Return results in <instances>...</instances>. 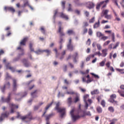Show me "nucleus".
Listing matches in <instances>:
<instances>
[{
    "instance_id": "2",
    "label": "nucleus",
    "mask_w": 124,
    "mask_h": 124,
    "mask_svg": "<svg viewBox=\"0 0 124 124\" xmlns=\"http://www.w3.org/2000/svg\"><path fill=\"white\" fill-rule=\"evenodd\" d=\"M60 105V102H57L56 104V106L54 109L57 110L58 112L61 114L60 116L61 118H62L65 113V109L64 108H59V107Z\"/></svg>"
},
{
    "instance_id": "53",
    "label": "nucleus",
    "mask_w": 124,
    "mask_h": 124,
    "mask_svg": "<svg viewBox=\"0 0 124 124\" xmlns=\"http://www.w3.org/2000/svg\"><path fill=\"white\" fill-rule=\"evenodd\" d=\"M74 58H77L78 56V53L77 52H75L73 56Z\"/></svg>"
},
{
    "instance_id": "61",
    "label": "nucleus",
    "mask_w": 124,
    "mask_h": 124,
    "mask_svg": "<svg viewBox=\"0 0 124 124\" xmlns=\"http://www.w3.org/2000/svg\"><path fill=\"white\" fill-rule=\"evenodd\" d=\"M105 64V62L104 61H102L100 63V66H104Z\"/></svg>"
},
{
    "instance_id": "60",
    "label": "nucleus",
    "mask_w": 124,
    "mask_h": 124,
    "mask_svg": "<svg viewBox=\"0 0 124 124\" xmlns=\"http://www.w3.org/2000/svg\"><path fill=\"white\" fill-rule=\"evenodd\" d=\"M84 14L87 17L89 16V12L86 11L85 12Z\"/></svg>"
},
{
    "instance_id": "59",
    "label": "nucleus",
    "mask_w": 124,
    "mask_h": 124,
    "mask_svg": "<svg viewBox=\"0 0 124 124\" xmlns=\"http://www.w3.org/2000/svg\"><path fill=\"white\" fill-rule=\"evenodd\" d=\"M79 89L83 93H84L86 91V90L85 89L82 88L81 87L79 88Z\"/></svg>"
},
{
    "instance_id": "35",
    "label": "nucleus",
    "mask_w": 124,
    "mask_h": 124,
    "mask_svg": "<svg viewBox=\"0 0 124 124\" xmlns=\"http://www.w3.org/2000/svg\"><path fill=\"white\" fill-rule=\"evenodd\" d=\"M53 103V101H52L50 103L48 104L45 108V109L47 110L50 107H51Z\"/></svg>"
},
{
    "instance_id": "36",
    "label": "nucleus",
    "mask_w": 124,
    "mask_h": 124,
    "mask_svg": "<svg viewBox=\"0 0 124 124\" xmlns=\"http://www.w3.org/2000/svg\"><path fill=\"white\" fill-rule=\"evenodd\" d=\"M84 28L83 31V34H85L87 33V29L86 27H85L84 26H83Z\"/></svg>"
},
{
    "instance_id": "46",
    "label": "nucleus",
    "mask_w": 124,
    "mask_h": 124,
    "mask_svg": "<svg viewBox=\"0 0 124 124\" xmlns=\"http://www.w3.org/2000/svg\"><path fill=\"white\" fill-rule=\"evenodd\" d=\"M108 38V37L107 36H104V35L102 36L101 37V39L102 40H103L105 41Z\"/></svg>"
},
{
    "instance_id": "14",
    "label": "nucleus",
    "mask_w": 124,
    "mask_h": 124,
    "mask_svg": "<svg viewBox=\"0 0 124 124\" xmlns=\"http://www.w3.org/2000/svg\"><path fill=\"white\" fill-rule=\"evenodd\" d=\"M6 67L7 69H9L11 70L13 72H14L15 71V69L13 67L10 66L9 63L6 64Z\"/></svg>"
},
{
    "instance_id": "40",
    "label": "nucleus",
    "mask_w": 124,
    "mask_h": 124,
    "mask_svg": "<svg viewBox=\"0 0 124 124\" xmlns=\"http://www.w3.org/2000/svg\"><path fill=\"white\" fill-rule=\"evenodd\" d=\"M117 121V120L116 119H114L111 120H110V121L111 122L110 124H114L115 122Z\"/></svg>"
},
{
    "instance_id": "31",
    "label": "nucleus",
    "mask_w": 124,
    "mask_h": 124,
    "mask_svg": "<svg viewBox=\"0 0 124 124\" xmlns=\"http://www.w3.org/2000/svg\"><path fill=\"white\" fill-rule=\"evenodd\" d=\"M118 92L121 96L124 97V91L122 92L119 90H118Z\"/></svg>"
},
{
    "instance_id": "45",
    "label": "nucleus",
    "mask_w": 124,
    "mask_h": 124,
    "mask_svg": "<svg viewBox=\"0 0 124 124\" xmlns=\"http://www.w3.org/2000/svg\"><path fill=\"white\" fill-rule=\"evenodd\" d=\"M40 30L41 31V32L43 34H45V30L44 28L43 27H41L40 28Z\"/></svg>"
},
{
    "instance_id": "8",
    "label": "nucleus",
    "mask_w": 124,
    "mask_h": 124,
    "mask_svg": "<svg viewBox=\"0 0 124 124\" xmlns=\"http://www.w3.org/2000/svg\"><path fill=\"white\" fill-rule=\"evenodd\" d=\"M12 79L13 81V91H15L17 90V80L14 78H12Z\"/></svg>"
},
{
    "instance_id": "23",
    "label": "nucleus",
    "mask_w": 124,
    "mask_h": 124,
    "mask_svg": "<svg viewBox=\"0 0 124 124\" xmlns=\"http://www.w3.org/2000/svg\"><path fill=\"white\" fill-rule=\"evenodd\" d=\"M34 52L37 54H39L41 53H43L44 52V50L39 49L37 51H34Z\"/></svg>"
},
{
    "instance_id": "51",
    "label": "nucleus",
    "mask_w": 124,
    "mask_h": 124,
    "mask_svg": "<svg viewBox=\"0 0 124 124\" xmlns=\"http://www.w3.org/2000/svg\"><path fill=\"white\" fill-rule=\"evenodd\" d=\"M88 33L89 35H92L93 33V31L91 29H89Z\"/></svg>"
},
{
    "instance_id": "58",
    "label": "nucleus",
    "mask_w": 124,
    "mask_h": 124,
    "mask_svg": "<svg viewBox=\"0 0 124 124\" xmlns=\"http://www.w3.org/2000/svg\"><path fill=\"white\" fill-rule=\"evenodd\" d=\"M94 17H93L91 19H90L89 20V22L90 23H92L94 22Z\"/></svg>"
},
{
    "instance_id": "39",
    "label": "nucleus",
    "mask_w": 124,
    "mask_h": 124,
    "mask_svg": "<svg viewBox=\"0 0 124 124\" xmlns=\"http://www.w3.org/2000/svg\"><path fill=\"white\" fill-rule=\"evenodd\" d=\"M116 70H117L120 72L121 74H122L124 73V71H123V70H124V69H116Z\"/></svg>"
},
{
    "instance_id": "38",
    "label": "nucleus",
    "mask_w": 124,
    "mask_h": 124,
    "mask_svg": "<svg viewBox=\"0 0 124 124\" xmlns=\"http://www.w3.org/2000/svg\"><path fill=\"white\" fill-rule=\"evenodd\" d=\"M44 52H45L47 53L48 56L51 53L50 51L48 49L44 50Z\"/></svg>"
},
{
    "instance_id": "1",
    "label": "nucleus",
    "mask_w": 124,
    "mask_h": 124,
    "mask_svg": "<svg viewBox=\"0 0 124 124\" xmlns=\"http://www.w3.org/2000/svg\"><path fill=\"white\" fill-rule=\"evenodd\" d=\"M17 117V118H19L23 121L26 122L30 121L33 119L31 112H29L28 114L24 116H21L19 113H18Z\"/></svg>"
},
{
    "instance_id": "55",
    "label": "nucleus",
    "mask_w": 124,
    "mask_h": 124,
    "mask_svg": "<svg viewBox=\"0 0 124 124\" xmlns=\"http://www.w3.org/2000/svg\"><path fill=\"white\" fill-rule=\"evenodd\" d=\"M4 85H5V87L9 88L10 86V84L9 82H8Z\"/></svg>"
},
{
    "instance_id": "32",
    "label": "nucleus",
    "mask_w": 124,
    "mask_h": 124,
    "mask_svg": "<svg viewBox=\"0 0 124 124\" xmlns=\"http://www.w3.org/2000/svg\"><path fill=\"white\" fill-rule=\"evenodd\" d=\"M72 102V98L71 97L68 98V103L69 106H70Z\"/></svg>"
},
{
    "instance_id": "17",
    "label": "nucleus",
    "mask_w": 124,
    "mask_h": 124,
    "mask_svg": "<svg viewBox=\"0 0 124 124\" xmlns=\"http://www.w3.org/2000/svg\"><path fill=\"white\" fill-rule=\"evenodd\" d=\"M100 25V21L99 20H98L97 22L95 23L93 25V27L94 28H97L99 27Z\"/></svg>"
},
{
    "instance_id": "26",
    "label": "nucleus",
    "mask_w": 124,
    "mask_h": 124,
    "mask_svg": "<svg viewBox=\"0 0 124 124\" xmlns=\"http://www.w3.org/2000/svg\"><path fill=\"white\" fill-rule=\"evenodd\" d=\"M33 44L31 43H30L29 44V47L31 51H33L34 52V48L32 47Z\"/></svg>"
},
{
    "instance_id": "63",
    "label": "nucleus",
    "mask_w": 124,
    "mask_h": 124,
    "mask_svg": "<svg viewBox=\"0 0 124 124\" xmlns=\"http://www.w3.org/2000/svg\"><path fill=\"white\" fill-rule=\"evenodd\" d=\"M85 102V107L86 109H87L88 107V104L86 102Z\"/></svg>"
},
{
    "instance_id": "54",
    "label": "nucleus",
    "mask_w": 124,
    "mask_h": 124,
    "mask_svg": "<svg viewBox=\"0 0 124 124\" xmlns=\"http://www.w3.org/2000/svg\"><path fill=\"white\" fill-rule=\"evenodd\" d=\"M79 100V97H76L75 98V100L74 101V102L76 103Z\"/></svg>"
},
{
    "instance_id": "20",
    "label": "nucleus",
    "mask_w": 124,
    "mask_h": 124,
    "mask_svg": "<svg viewBox=\"0 0 124 124\" xmlns=\"http://www.w3.org/2000/svg\"><path fill=\"white\" fill-rule=\"evenodd\" d=\"M67 47L68 49L70 51H72L73 49V47L72 44L67 45Z\"/></svg>"
},
{
    "instance_id": "24",
    "label": "nucleus",
    "mask_w": 124,
    "mask_h": 124,
    "mask_svg": "<svg viewBox=\"0 0 124 124\" xmlns=\"http://www.w3.org/2000/svg\"><path fill=\"white\" fill-rule=\"evenodd\" d=\"M99 93V92L98 90L97 89L92 91L91 92V94L92 95L97 94H98Z\"/></svg>"
},
{
    "instance_id": "44",
    "label": "nucleus",
    "mask_w": 124,
    "mask_h": 124,
    "mask_svg": "<svg viewBox=\"0 0 124 124\" xmlns=\"http://www.w3.org/2000/svg\"><path fill=\"white\" fill-rule=\"evenodd\" d=\"M8 10L13 13L15 12V9L12 7H9Z\"/></svg>"
},
{
    "instance_id": "57",
    "label": "nucleus",
    "mask_w": 124,
    "mask_h": 124,
    "mask_svg": "<svg viewBox=\"0 0 124 124\" xmlns=\"http://www.w3.org/2000/svg\"><path fill=\"white\" fill-rule=\"evenodd\" d=\"M6 78L7 79L8 78H11V76L9 75V74L8 73H6Z\"/></svg>"
},
{
    "instance_id": "34",
    "label": "nucleus",
    "mask_w": 124,
    "mask_h": 124,
    "mask_svg": "<svg viewBox=\"0 0 124 124\" xmlns=\"http://www.w3.org/2000/svg\"><path fill=\"white\" fill-rule=\"evenodd\" d=\"M89 97V95L88 94H86L83 97L84 100L85 102H86L87 99Z\"/></svg>"
},
{
    "instance_id": "16",
    "label": "nucleus",
    "mask_w": 124,
    "mask_h": 124,
    "mask_svg": "<svg viewBox=\"0 0 124 124\" xmlns=\"http://www.w3.org/2000/svg\"><path fill=\"white\" fill-rule=\"evenodd\" d=\"M60 16L62 18H64L66 20L68 19V16L63 13V12L60 13Z\"/></svg>"
},
{
    "instance_id": "28",
    "label": "nucleus",
    "mask_w": 124,
    "mask_h": 124,
    "mask_svg": "<svg viewBox=\"0 0 124 124\" xmlns=\"http://www.w3.org/2000/svg\"><path fill=\"white\" fill-rule=\"evenodd\" d=\"M79 0H74V2L77 6H81L82 5V4L79 3L78 1Z\"/></svg>"
},
{
    "instance_id": "3",
    "label": "nucleus",
    "mask_w": 124,
    "mask_h": 124,
    "mask_svg": "<svg viewBox=\"0 0 124 124\" xmlns=\"http://www.w3.org/2000/svg\"><path fill=\"white\" fill-rule=\"evenodd\" d=\"M28 39V37H25L24 38L20 43V46L17 47V50H20L22 52V53L21 54H19V56L23 55L24 54L23 52L24 50L23 48L22 47V45L25 46V45Z\"/></svg>"
},
{
    "instance_id": "21",
    "label": "nucleus",
    "mask_w": 124,
    "mask_h": 124,
    "mask_svg": "<svg viewBox=\"0 0 124 124\" xmlns=\"http://www.w3.org/2000/svg\"><path fill=\"white\" fill-rule=\"evenodd\" d=\"M110 101L113 103L114 106L119 105L118 102L114 100H111Z\"/></svg>"
},
{
    "instance_id": "18",
    "label": "nucleus",
    "mask_w": 124,
    "mask_h": 124,
    "mask_svg": "<svg viewBox=\"0 0 124 124\" xmlns=\"http://www.w3.org/2000/svg\"><path fill=\"white\" fill-rule=\"evenodd\" d=\"M22 62L24 63L26 67H28L30 65L27 62L26 60L25 59H23L22 61Z\"/></svg>"
},
{
    "instance_id": "10",
    "label": "nucleus",
    "mask_w": 124,
    "mask_h": 124,
    "mask_svg": "<svg viewBox=\"0 0 124 124\" xmlns=\"http://www.w3.org/2000/svg\"><path fill=\"white\" fill-rule=\"evenodd\" d=\"M109 37L113 42H115L114 34L113 32H111V31H109Z\"/></svg>"
},
{
    "instance_id": "42",
    "label": "nucleus",
    "mask_w": 124,
    "mask_h": 124,
    "mask_svg": "<svg viewBox=\"0 0 124 124\" xmlns=\"http://www.w3.org/2000/svg\"><path fill=\"white\" fill-rule=\"evenodd\" d=\"M116 97V95L115 94H113L111 95L110 97L111 99V100H114V99H115Z\"/></svg>"
},
{
    "instance_id": "49",
    "label": "nucleus",
    "mask_w": 124,
    "mask_h": 124,
    "mask_svg": "<svg viewBox=\"0 0 124 124\" xmlns=\"http://www.w3.org/2000/svg\"><path fill=\"white\" fill-rule=\"evenodd\" d=\"M68 94H75V93L73 91L67 92L66 93Z\"/></svg>"
},
{
    "instance_id": "50",
    "label": "nucleus",
    "mask_w": 124,
    "mask_h": 124,
    "mask_svg": "<svg viewBox=\"0 0 124 124\" xmlns=\"http://www.w3.org/2000/svg\"><path fill=\"white\" fill-rule=\"evenodd\" d=\"M54 19H55L56 17V16L57 15V13H58V11L57 10H55L54 11Z\"/></svg>"
},
{
    "instance_id": "27",
    "label": "nucleus",
    "mask_w": 124,
    "mask_h": 124,
    "mask_svg": "<svg viewBox=\"0 0 124 124\" xmlns=\"http://www.w3.org/2000/svg\"><path fill=\"white\" fill-rule=\"evenodd\" d=\"M83 113L84 115L81 116L82 117H83L85 115H87L89 116H90L91 115L89 111H88L86 112H84Z\"/></svg>"
},
{
    "instance_id": "13",
    "label": "nucleus",
    "mask_w": 124,
    "mask_h": 124,
    "mask_svg": "<svg viewBox=\"0 0 124 124\" xmlns=\"http://www.w3.org/2000/svg\"><path fill=\"white\" fill-rule=\"evenodd\" d=\"M38 91V90H36L34 91V92L31 93V94L32 97L34 98L37 97V94Z\"/></svg>"
},
{
    "instance_id": "29",
    "label": "nucleus",
    "mask_w": 124,
    "mask_h": 124,
    "mask_svg": "<svg viewBox=\"0 0 124 124\" xmlns=\"http://www.w3.org/2000/svg\"><path fill=\"white\" fill-rule=\"evenodd\" d=\"M9 114V112H6V113L1 114V115L4 118L5 117H7Z\"/></svg>"
},
{
    "instance_id": "41",
    "label": "nucleus",
    "mask_w": 124,
    "mask_h": 124,
    "mask_svg": "<svg viewBox=\"0 0 124 124\" xmlns=\"http://www.w3.org/2000/svg\"><path fill=\"white\" fill-rule=\"evenodd\" d=\"M64 71L65 72L67 70V66L66 65H64L62 67Z\"/></svg>"
},
{
    "instance_id": "33",
    "label": "nucleus",
    "mask_w": 124,
    "mask_h": 124,
    "mask_svg": "<svg viewBox=\"0 0 124 124\" xmlns=\"http://www.w3.org/2000/svg\"><path fill=\"white\" fill-rule=\"evenodd\" d=\"M97 37H102V36H103L104 35L102 34L100 32H97Z\"/></svg>"
},
{
    "instance_id": "15",
    "label": "nucleus",
    "mask_w": 124,
    "mask_h": 124,
    "mask_svg": "<svg viewBox=\"0 0 124 124\" xmlns=\"http://www.w3.org/2000/svg\"><path fill=\"white\" fill-rule=\"evenodd\" d=\"M54 113H52L46 116V121H49V119L54 116Z\"/></svg>"
},
{
    "instance_id": "30",
    "label": "nucleus",
    "mask_w": 124,
    "mask_h": 124,
    "mask_svg": "<svg viewBox=\"0 0 124 124\" xmlns=\"http://www.w3.org/2000/svg\"><path fill=\"white\" fill-rule=\"evenodd\" d=\"M97 111L99 113H101L102 111L101 108L100 107H98L96 108Z\"/></svg>"
},
{
    "instance_id": "7",
    "label": "nucleus",
    "mask_w": 124,
    "mask_h": 124,
    "mask_svg": "<svg viewBox=\"0 0 124 124\" xmlns=\"http://www.w3.org/2000/svg\"><path fill=\"white\" fill-rule=\"evenodd\" d=\"M9 107L11 108V111L10 113H14V110L15 109L17 108L18 106L17 105H16L13 103H10L9 104Z\"/></svg>"
},
{
    "instance_id": "4",
    "label": "nucleus",
    "mask_w": 124,
    "mask_h": 124,
    "mask_svg": "<svg viewBox=\"0 0 124 124\" xmlns=\"http://www.w3.org/2000/svg\"><path fill=\"white\" fill-rule=\"evenodd\" d=\"M74 110L72 109L70 112V114L71 116L72 121L74 122L76 120L78 119L80 117V116L78 115H75L74 114Z\"/></svg>"
},
{
    "instance_id": "48",
    "label": "nucleus",
    "mask_w": 124,
    "mask_h": 124,
    "mask_svg": "<svg viewBox=\"0 0 124 124\" xmlns=\"http://www.w3.org/2000/svg\"><path fill=\"white\" fill-rule=\"evenodd\" d=\"M69 7L68 9V11H72V9L71 8V6L70 4H69Z\"/></svg>"
},
{
    "instance_id": "64",
    "label": "nucleus",
    "mask_w": 124,
    "mask_h": 124,
    "mask_svg": "<svg viewBox=\"0 0 124 124\" xmlns=\"http://www.w3.org/2000/svg\"><path fill=\"white\" fill-rule=\"evenodd\" d=\"M4 118V117L1 115V116H0V122L2 121Z\"/></svg>"
},
{
    "instance_id": "9",
    "label": "nucleus",
    "mask_w": 124,
    "mask_h": 124,
    "mask_svg": "<svg viewBox=\"0 0 124 124\" xmlns=\"http://www.w3.org/2000/svg\"><path fill=\"white\" fill-rule=\"evenodd\" d=\"M105 2H106V1H102L101 2L99 3L98 4L96 5V9H100V7L103 5V6L102 7V8L106 7V5L105 4H104V3Z\"/></svg>"
},
{
    "instance_id": "43",
    "label": "nucleus",
    "mask_w": 124,
    "mask_h": 124,
    "mask_svg": "<svg viewBox=\"0 0 124 124\" xmlns=\"http://www.w3.org/2000/svg\"><path fill=\"white\" fill-rule=\"evenodd\" d=\"M65 1H63L62 2V8L63 9H64L65 8Z\"/></svg>"
},
{
    "instance_id": "52",
    "label": "nucleus",
    "mask_w": 124,
    "mask_h": 124,
    "mask_svg": "<svg viewBox=\"0 0 124 124\" xmlns=\"http://www.w3.org/2000/svg\"><path fill=\"white\" fill-rule=\"evenodd\" d=\"M91 43V41L90 39H88L86 42V44L89 46Z\"/></svg>"
},
{
    "instance_id": "56",
    "label": "nucleus",
    "mask_w": 124,
    "mask_h": 124,
    "mask_svg": "<svg viewBox=\"0 0 124 124\" xmlns=\"http://www.w3.org/2000/svg\"><path fill=\"white\" fill-rule=\"evenodd\" d=\"M91 74L95 78H99V77L98 75L95 74L94 73H91Z\"/></svg>"
},
{
    "instance_id": "47",
    "label": "nucleus",
    "mask_w": 124,
    "mask_h": 124,
    "mask_svg": "<svg viewBox=\"0 0 124 124\" xmlns=\"http://www.w3.org/2000/svg\"><path fill=\"white\" fill-rule=\"evenodd\" d=\"M105 102L104 100H102L101 104L103 107H104L105 106Z\"/></svg>"
},
{
    "instance_id": "11",
    "label": "nucleus",
    "mask_w": 124,
    "mask_h": 124,
    "mask_svg": "<svg viewBox=\"0 0 124 124\" xmlns=\"http://www.w3.org/2000/svg\"><path fill=\"white\" fill-rule=\"evenodd\" d=\"M119 42H118L116 43L115 45H114L113 44H111L109 46L111 49H115L119 46Z\"/></svg>"
},
{
    "instance_id": "22",
    "label": "nucleus",
    "mask_w": 124,
    "mask_h": 124,
    "mask_svg": "<svg viewBox=\"0 0 124 124\" xmlns=\"http://www.w3.org/2000/svg\"><path fill=\"white\" fill-rule=\"evenodd\" d=\"M26 6H28L31 10H33V8L31 6L29 5V4L28 1H27L26 2L24 3L23 5V7H25Z\"/></svg>"
},
{
    "instance_id": "25",
    "label": "nucleus",
    "mask_w": 124,
    "mask_h": 124,
    "mask_svg": "<svg viewBox=\"0 0 124 124\" xmlns=\"http://www.w3.org/2000/svg\"><path fill=\"white\" fill-rule=\"evenodd\" d=\"M67 33L69 35L75 34L74 31L72 30H69L67 31Z\"/></svg>"
},
{
    "instance_id": "12",
    "label": "nucleus",
    "mask_w": 124,
    "mask_h": 124,
    "mask_svg": "<svg viewBox=\"0 0 124 124\" xmlns=\"http://www.w3.org/2000/svg\"><path fill=\"white\" fill-rule=\"evenodd\" d=\"M63 29V28H62L61 26H59L58 32L59 33L60 35L61 36H64L65 35V34L64 33L62 30Z\"/></svg>"
},
{
    "instance_id": "37",
    "label": "nucleus",
    "mask_w": 124,
    "mask_h": 124,
    "mask_svg": "<svg viewBox=\"0 0 124 124\" xmlns=\"http://www.w3.org/2000/svg\"><path fill=\"white\" fill-rule=\"evenodd\" d=\"M109 111L111 113H113L114 111V109L113 107H109Z\"/></svg>"
},
{
    "instance_id": "19",
    "label": "nucleus",
    "mask_w": 124,
    "mask_h": 124,
    "mask_svg": "<svg viewBox=\"0 0 124 124\" xmlns=\"http://www.w3.org/2000/svg\"><path fill=\"white\" fill-rule=\"evenodd\" d=\"M108 50L107 49L103 50L102 51V53L101 54V55L103 57H105L107 54V52Z\"/></svg>"
},
{
    "instance_id": "5",
    "label": "nucleus",
    "mask_w": 124,
    "mask_h": 124,
    "mask_svg": "<svg viewBox=\"0 0 124 124\" xmlns=\"http://www.w3.org/2000/svg\"><path fill=\"white\" fill-rule=\"evenodd\" d=\"M12 95V93H9L7 97L5 99H4L3 97H2L1 98V100L3 102H6L8 103L10 102L12 98L11 97Z\"/></svg>"
},
{
    "instance_id": "6",
    "label": "nucleus",
    "mask_w": 124,
    "mask_h": 124,
    "mask_svg": "<svg viewBox=\"0 0 124 124\" xmlns=\"http://www.w3.org/2000/svg\"><path fill=\"white\" fill-rule=\"evenodd\" d=\"M86 7L89 9L93 8L95 6V4L92 2L89 1L85 3Z\"/></svg>"
},
{
    "instance_id": "62",
    "label": "nucleus",
    "mask_w": 124,
    "mask_h": 124,
    "mask_svg": "<svg viewBox=\"0 0 124 124\" xmlns=\"http://www.w3.org/2000/svg\"><path fill=\"white\" fill-rule=\"evenodd\" d=\"M64 95L63 94H61L60 92H59L58 94V97H59L60 96L63 97L64 96Z\"/></svg>"
}]
</instances>
